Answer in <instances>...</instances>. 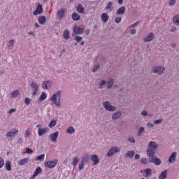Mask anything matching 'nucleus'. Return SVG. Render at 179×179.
<instances>
[{"mask_svg":"<svg viewBox=\"0 0 179 179\" xmlns=\"http://www.w3.org/2000/svg\"><path fill=\"white\" fill-rule=\"evenodd\" d=\"M62 91H57L50 97V101L57 107H61V94Z\"/></svg>","mask_w":179,"mask_h":179,"instance_id":"1","label":"nucleus"},{"mask_svg":"<svg viewBox=\"0 0 179 179\" xmlns=\"http://www.w3.org/2000/svg\"><path fill=\"white\" fill-rule=\"evenodd\" d=\"M148 150H146L147 156H152V155H156L157 150V143L155 141H150L148 145Z\"/></svg>","mask_w":179,"mask_h":179,"instance_id":"2","label":"nucleus"},{"mask_svg":"<svg viewBox=\"0 0 179 179\" xmlns=\"http://www.w3.org/2000/svg\"><path fill=\"white\" fill-rule=\"evenodd\" d=\"M103 107L106 110V111H109L110 113H114V111L117 110V107L113 106L111 102L108 101H106L103 103Z\"/></svg>","mask_w":179,"mask_h":179,"instance_id":"3","label":"nucleus"},{"mask_svg":"<svg viewBox=\"0 0 179 179\" xmlns=\"http://www.w3.org/2000/svg\"><path fill=\"white\" fill-rule=\"evenodd\" d=\"M156 154H152V155H148V162L150 163L155 164V166H160L162 164V160L157 157L155 156Z\"/></svg>","mask_w":179,"mask_h":179,"instance_id":"4","label":"nucleus"},{"mask_svg":"<svg viewBox=\"0 0 179 179\" xmlns=\"http://www.w3.org/2000/svg\"><path fill=\"white\" fill-rule=\"evenodd\" d=\"M166 71V68L163 66H155L152 68L153 73H157V75H163Z\"/></svg>","mask_w":179,"mask_h":179,"instance_id":"5","label":"nucleus"},{"mask_svg":"<svg viewBox=\"0 0 179 179\" xmlns=\"http://www.w3.org/2000/svg\"><path fill=\"white\" fill-rule=\"evenodd\" d=\"M119 152H121V148L114 146L113 148H111L108 153H107V157H111L113 155H115V153H118Z\"/></svg>","mask_w":179,"mask_h":179,"instance_id":"6","label":"nucleus"},{"mask_svg":"<svg viewBox=\"0 0 179 179\" xmlns=\"http://www.w3.org/2000/svg\"><path fill=\"white\" fill-rule=\"evenodd\" d=\"M66 12V8H61L59 10L57 11V17L59 20H62L65 17V13Z\"/></svg>","mask_w":179,"mask_h":179,"instance_id":"7","label":"nucleus"},{"mask_svg":"<svg viewBox=\"0 0 179 179\" xmlns=\"http://www.w3.org/2000/svg\"><path fill=\"white\" fill-rule=\"evenodd\" d=\"M58 164V159H55V161H48L45 163V167L48 169H54Z\"/></svg>","mask_w":179,"mask_h":179,"instance_id":"8","label":"nucleus"},{"mask_svg":"<svg viewBox=\"0 0 179 179\" xmlns=\"http://www.w3.org/2000/svg\"><path fill=\"white\" fill-rule=\"evenodd\" d=\"M30 87L34 90L32 96H36L37 94V92H38V85H37L36 82L32 81L30 84Z\"/></svg>","mask_w":179,"mask_h":179,"instance_id":"9","label":"nucleus"},{"mask_svg":"<svg viewBox=\"0 0 179 179\" xmlns=\"http://www.w3.org/2000/svg\"><path fill=\"white\" fill-rule=\"evenodd\" d=\"M43 12V5L38 4L36 9L33 12V15L34 16H37V15H41Z\"/></svg>","mask_w":179,"mask_h":179,"instance_id":"10","label":"nucleus"},{"mask_svg":"<svg viewBox=\"0 0 179 179\" xmlns=\"http://www.w3.org/2000/svg\"><path fill=\"white\" fill-rule=\"evenodd\" d=\"M122 116V112L121 110H117L112 115V120L113 121H117V120H120Z\"/></svg>","mask_w":179,"mask_h":179,"instance_id":"11","label":"nucleus"},{"mask_svg":"<svg viewBox=\"0 0 179 179\" xmlns=\"http://www.w3.org/2000/svg\"><path fill=\"white\" fill-rule=\"evenodd\" d=\"M19 134V130L16 129H12L9 132L6 134L7 138H12V136H15Z\"/></svg>","mask_w":179,"mask_h":179,"instance_id":"12","label":"nucleus"},{"mask_svg":"<svg viewBox=\"0 0 179 179\" xmlns=\"http://www.w3.org/2000/svg\"><path fill=\"white\" fill-rule=\"evenodd\" d=\"M176 159H177V152H173L169 159L168 162L169 163L173 164V163H176Z\"/></svg>","mask_w":179,"mask_h":179,"instance_id":"13","label":"nucleus"},{"mask_svg":"<svg viewBox=\"0 0 179 179\" xmlns=\"http://www.w3.org/2000/svg\"><path fill=\"white\" fill-rule=\"evenodd\" d=\"M73 34H83V31H85V29L80 27H74L73 29Z\"/></svg>","mask_w":179,"mask_h":179,"instance_id":"14","label":"nucleus"},{"mask_svg":"<svg viewBox=\"0 0 179 179\" xmlns=\"http://www.w3.org/2000/svg\"><path fill=\"white\" fill-rule=\"evenodd\" d=\"M59 135V131H55V133L51 134L50 135V141L54 143L57 142V139H58Z\"/></svg>","mask_w":179,"mask_h":179,"instance_id":"15","label":"nucleus"},{"mask_svg":"<svg viewBox=\"0 0 179 179\" xmlns=\"http://www.w3.org/2000/svg\"><path fill=\"white\" fill-rule=\"evenodd\" d=\"M155 38V33L150 32L147 37L144 38L145 43H149L150 41H152Z\"/></svg>","mask_w":179,"mask_h":179,"instance_id":"16","label":"nucleus"},{"mask_svg":"<svg viewBox=\"0 0 179 179\" xmlns=\"http://www.w3.org/2000/svg\"><path fill=\"white\" fill-rule=\"evenodd\" d=\"M49 129L45 127V128H39L38 129V136H43V135H44V134H47V132H48Z\"/></svg>","mask_w":179,"mask_h":179,"instance_id":"17","label":"nucleus"},{"mask_svg":"<svg viewBox=\"0 0 179 179\" xmlns=\"http://www.w3.org/2000/svg\"><path fill=\"white\" fill-rule=\"evenodd\" d=\"M51 83H52V82L50 80L43 82L42 83V88L45 89V90H47L49 87H51Z\"/></svg>","mask_w":179,"mask_h":179,"instance_id":"18","label":"nucleus"},{"mask_svg":"<svg viewBox=\"0 0 179 179\" xmlns=\"http://www.w3.org/2000/svg\"><path fill=\"white\" fill-rule=\"evenodd\" d=\"M91 159L94 162V166H96L99 164V163H100V159H99V156H97L96 155H92Z\"/></svg>","mask_w":179,"mask_h":179,"instance_id":"19","label":"nucleus"},{"mask_svg":"<svg viewBox=\"0 0 179 179\" xmlns=\"http://www.w3.org/2000/svg\"><path fill=\"white\" fill-rule=\"evenodd\" d=\"M38 22L39 24H45L47 17H45V16L40 15L38 18Z\"/></svg>","mask_w":179,"mask_h":179,"instance_id":"20","label":"nucleus"},{"mask_svg":"<svg viewBox=\"0 0 179 179\" xmlns=\"http://www.w3.org/2000/svg\"><path fill=\"white\" fill-rule=\"evenodd\" d=\"M76 10L78 13H85V8L83 7V5L78 3L76 7Z\"/></svg>","mask_w":179,"mask_h":179,"instance_id":"21","label":"nucleus"},{"mask_svg":"<svg viewBox=\"0 0 179 179\" xmlns=\"http://www.w3.org/2000/svg\"><path fill=\"white\" fill-rule=\"evenodd\" d=\"M71 17L74 22H78L80 20V15H79V14H78V13L76 12L73 13V14L71 15Z\"/></svg>","mask_w":179,"mask_h":179,"instance_id":"22","label":"nucleus"},{"mask_svg":"<svg viewBox=\"0 0 179 179\" xmlns=\"http://www.w3.org/2000/svg\"><path fill=\"white\" fill-rule=\"evenodd\" d=\"M101 19L103 23H107L109 19L108 15L106 13H102L101 15Z\"/></svg>","mask_w":179,"mask_h":179,"instance_id":"23","label":"nucleus"},{"mask_svg":"<svg viewBox=\"0 0 179 179\" xmlns=\"http://www.w3.org/2000/svg\"><path fill=\"white\" fill-rule=\"evenodd\" d=\"M125 10H127V8H125V6H122L119 9H117L116 13L117 15H122L125 14Z\"/></svg>","mask_w":179,"mask_h":179,"instance_id":"24","label":"nucleus"},{"mask_svg":"<svg viewBox=\"0 0 179 179\" xmlns=\"http://www.w3.org/2000/svg\"><path fill=\"white\" fill-rule=\"evenodd\" d=\"M20 95V91L19 90H15L13 92H11L10 97V99H16V97H17V96Z\"/></svg>","mask_w":179,"mask_h":179,"instance_id":"25","label":"nucleus"},{"mask_svg":"<svg viewBox=\"0 0 179 179\" xmlns=\"http://www.w3.org/2000/svg\"><path fill=\"white\" fill-rule=\"evenodd\" d=\"M29 163V158H24L20 161H18V166H24V164Z\"/></svg>","mask_w":179,"mask_h":179,"instance_id":"26","label":"nucleus"},{"mask_svg":"<svg viewBox=\"0 0 179 179\" xmlns=\"http://www.w3.org/2000/svg\"><path fill=\"white\" fill-rule=\"evenodd\" d=\"M5 167L7 171H10L12 170V162L10 161H6Z\"/></svg>","mask_w":179,"mask_h":179,"instance_id":"27","label":"nucleus"},{"mask_svg":"<svg viewBox=\"0 0 179 179\" xmlns=\"http://www.w3.org/2000/svg\"><path fill=\"white\" fill-rule=\"evenodd\" d=\"M105 9L109 10L110 12H112L113 9H114V7L113 6V1H109L106 5Z\"/></svg>","mask_w":179,"mask_h":179,"instance_id":"28","label":"nucleus"},{"mask_svg":"<svg viewBox=\"0 0 179 179\" xmlns=\"http://www.w3.org/2000/svg\"><path fill=\"white\" fill-rule=\"evenodd\" d=\"M167 178V170L163 171L159 176V179H166Z\"/></svg>","mask_w":179,"mask_h":179,"instance_id":"29","label":"nucleus"},{"mask_svg":"<svg viewBox=\"0 0 179 179\" xmlns=\"http://www.w3.org/2000/svg\"><path fill=\"white\" fill-rule=\"evenodd\" d=\"M106 83H107V81L104 80H101L98 84L97 89H103V87L106 86Z\"/></svg>","mask_w":179,"mask_h":179,"instance_id":"30","label":"nucleus"},{"mask_svg":"<svg viewBox=\"0 0 179 179\" xmlns=\"http://www.w3.org/2000/svg\"><path fill=\"white\" fill-rule=\"evenodd\" d=\"M66 134H69L70 135H72V134H75V128L73 127L70 126L66 129Z\"/></svg>","mask_w":179,"mask_h":179,"instance_id":"31","label":"nucleus"},{"mask_svg":"<svg viewBox=\"0 0 179 179\" xmlns=\"http://www.w3.org/2000/svg\"><path fill=\"white\" fill-rule=\"evenodd\" d=\"M107 89H111L114 86V80L111 79L110 80L106 82Z\"/></svg>","mask_w":179,"mask_h":179,"instance_id":"32","label":"nucleus"},{"mask_svg":"<svg viewBox=\"0 0 179 179\" xmlns=\"http://www.w3.org/2000/svg\"><path fill=\"white\" fill-rule=\"evenodd\" d=\"M63 37L64 38L65 40H69V30L66 29L63 32Z\"/></svg>","mask_w":179,"mask_h":179,"instance_id":"33","label":"nucleus"},{"mask_svg":"<svg viewBox=\"0 0 179 179\" xmlns=\"http://www.w3.org/2000/svg\"><path fill=\"white\" fill-rule=\"evenodd\" d=\"M150 174H152V169L148 168L144 170V177H148Z\"/></svg>","mask_w":179,"mask_h":179,"instance_id":"34","label":"nucleus"},{"mask_svg":"<svg viewBox=\"0 0 179 179\" xmlns=\"http://www.w3.org/2000/svg\"><path fill=\"white\" fill-rule=\"evenodd\" d=\"M125 157H130V159H132L134 156H135V152L134 151H129L127 154L124 155Z\"/></svg>","mask_w":179,"mask_h":179,"instance_id":"35","label":"nucleus"},{"mask_svg":"<svg viewBox=\"0 0 179 179\" xmlns=\"http://www.w3.org/2000/svg\"><path fill=\"white\" fill-rule=\"evenodd\" d=\"M57 120H52L48 124L49 128H54L57 125Z\"/></svg>","mask_w":179,"mask_h":179,"instance_id":"36","label":"nucleus"},{"mask_svg":"<svg viewBox=\"0 0 179 179\" xmlns=\"http://www.w3.org/2000/svg\"><path fill=\"white\" fill-rule=\"evenodd\" d=\"M173 22L176 26H179V15L173 17Z\"/></svg>","mask_w":179,"mask_h":179,"instance_id":"37","label":"nucleus"},{"mask_svg":"<svg viewBox=\"0 0 179 179\" xmlns=\"http://www.w3.org/2000/svg\"><path fill=\"white\" fill-rule=\"evenodd\" d=\"M44 157H45V155L42 154V155H41L36 157V158L35 159V160H36V162H38V160H39L40 162H43V161H44Z\"/></svg>","mask_w":179,"mask_h":179,"instance_id":"38","label":"nucleus"},{"mask_svg":"<svg viewBox=\"0 0 179 179\" xmlns=\"http://www.w3.org/2000/svg\"><path fill=\"white\" fill-rule=\"evenodd\" d=\"M46 99H47V94H45V92H42L39 97V100L41 101H44V100H45Z\"/></svg>","mask_w":179,"mask_h":179,"instance_id":"39","label":"nucleus"},{"mask_svg":"<svg viewBox=\"0 0 179 179\" xmlns=\"http://www.w3.org/2000/svg\"><path fill=\"white\" fill-rule=\"evenodd\" d=\"M43 173V169L41 167L38 166L36 168L34 173H35L36 176H38V174H41Z\"/></svg>","mask_w":179,"mask_h":179,"instance_id":"40","label":"nucleus"},{"mask_svg":"<svg viewBox=\"0 0 179 179\" xmlns=\"http://www.w3.org/2000/svg\"><path fill=\"white\" fill-rule=\"evenodd\" d=\"M75 34H73V37L75 38L76 41H77V43H80V41H82L83 40V38L82 36H76Z\"/></svg>","mask_w":179,"mask_h":179,"instance_id":"41","label":"nucleus"},{"mask_svg":"<svg viewBox=\"0 0 179 179\" xmlns=\"http://www.w3.org/2000/svg\"><path fill=\"white\" fill-rule=\"evenodd\" d=\"M143 132H145V127H141L138 129V136H141L142 135V134H143Z\"/></svg>","mask_w":179,"mask_h":179,"instance_id":"42","label":"nucleus"},{"mask_svg":"<svg viewBox=\"0 0 179 179\" xmlns=\"http://www.w3.org/2000/svg\"><path fill=\"white\" fill-rule=\"evenodd\" d=\"M78 163H79V158H78V157H76L73 158V160L72 162V165L77 166Z\"/></svg>","mask_w":179,"mask_h":179,"instance_id":"43","label":"nucleus"},{"mask_svg":"<svg viewBox=\"0 0 179 179\" xmlns=\"http://www.w3.org/2000/svg\"><path fill=\"white\" fill-rule=\"evenodd\" d=\"M140 162L142 164H148V163H150L149 161L148 162V159L146 158H141L140 159Z\"/></svg>","mask_w":179,"mask_h":179,"instance_id":"44","label":"nucleus"},{"mask_svg":"<svg viewBox=\"0 0 179 179\" xmlns=\"http://www.w3.org/2000/svg\"><path fill=\"white\" fill-rule=\"evenodd\" d=\"M3 166H5V160L3 159V158L1 157L0 158V169H2V167H3Z\"/></svg>","mask_w":179,"mask_h":179,"instance_id":"45","label":"nucleus"},{"mask_svg":"<svg viewBox=\"0 0 179 179\" xmlns=\"http://www.w3.org/2000/svg\"><path fill=\"white\" fill-rule=\"evenodd\" d=\"M78 169L79 170H83L85 169V163L83 162H80Z\"/></svg>","mask_w":179,"mask_h":179,"instance_id":"46","label":"nucleus"},{"mask_svg":"<svg viewBox=\"0 0 179 179\" xmlns=\"http://www.w3.org/2000/svg\"><path fill=\"white\" fill-rule=\"evenodd\" d=\"M176 0H169V6H174L176 5Z\"/></svg>","mask_w":179,"mask_h":179,"instance_id":"47","label":"nucleus"},{"mask_svg":"<svg viewBox=\"0 0 179 179\" xmlns=\"http://www.w3.org/2000/svg\"><path fill=\"white\" fill-rule=\"evenodd\" d=\"M128 142H130V143H135V138L131 136L127 138Z\"/></svg>","mask_w":179,"mask_h":179,"instance_id":"48","label":"nucleus"},{"mask_svg":"<svg viewBox=\"0 0 179 179\" xmlns=\"http://www.w3.org/2000/svg\"><path fill=\"white\" fill-rule=\"evenodd\" d=\"M99 68H100V64H96L94 66V67L92 68V72H97V69H99Z\"/></svg>","mask_w":179,"mask_h":179,"instance_id":"49","label":"nucleus"},{"mask_svg":"<svg viewBox=\"0 0 179 179\" xmlns=\"http://www.w3.org/2000/svg\"><path fill=\"white\" fill-rule=\"evenodd\" d=\"M121 20H122V18L121 17H117L115 19V22L121 23Z\"/></svg>","mask_w":179,"mask_h":179,"instance_id":"50","label":"nucleus"},{"mask_svg":"<svg viewBox=\"0 0 179 179\" xmlns=\"http://www.w3.org/2000/svg\"><path fill=\"white\" fill-rule=\"evenodd\" d=\"M30 101H31V100H30V98H25V99H24V103H25V104L27 105V106H29V104H30Z\"/></svg>","mask_w":179,"mask_h":179,"instance_id":"51","label":"nucleus"},{"mask_svg":"<svg viewBox=\"0 0 179 179\" xmlns=\"http://www.w3.org/2000/svg\"><path fill=\"white\" fill-rule=\"evenodd\" d=\"M162 122H163V119H158L154 121L155 124H162Z\"/></svg>","mask_w":179,"mask_h":179,"instance_id":"52","label":"nucleus"},{"mask_svg":"<svg viewBox=\"0 0 179 179\" xmlns=\"http://www.w3.org/2000/svg\"><path fill=\"white\" fill-rule=\"evenodd\" d=\"M26 152L28 155H31V153H33V150L30 149L29 148H27L26 149Z\"/></svg>","mask_w":179,"mask_h":179,"instance_id":"53","label":"nucleus"},{"mask_svg":"<svg viewBox=\"0 0 179 179\" xmlns=\"http://www.w3.org/2000/svg\"><path fill=\"white\" fill-rule=\"evenodd\" d=\"M80 162H83V163L87 162H89V159L87 158V157H83Z\"/></svg>","mask_w":179,"mask_h":179,"instance_id":"54","label":"nucleus"},{"mask_svg":"<svg viewBox=\"0 0 179 179\" xmlns=\"http://www.w3.org/2000/svg\"><path fill=\"white\" fill-rule=\"evenodd\" d=\"M29 136H30V131L28 129V130H26V131H25L24 137L29 138Z\"/></svg>","mask_w":179,"mask_h":179,"instance_id":"55","label":"nucleus"},{"mask_svg":"<svg viewBox=\"0 0 179 179\" xmlns=\"http://www.w3.org/2000/svg\"><path fill=\"white\" fill-rule=\"evenodd\" d=\"M141 115H142L143 117H147V115H148V111H146V110H143V111L141 113Z\"/></svg>","mask_w":179,"mask_h":179,"instance_id":"56","label":"nucleus"},{"mask_svg":"<svg viewBox=\"0 0 179 179\" xmlns=\"http://www.w3.org/2000/svg\"><path fill=\"white\" fill-rule=\"evenodd\" d=\"M147 127H149L150 128H153L155 127V124L152 122H148L146 124Z\"/></svg>","mask_w":179,"mask_h":179,"instance_id":"57","label":"nucleus"},{"mask_svg":"<svg viewBox=\"0 0 179 179\" xmlns=\"http://www.w3.org/2000/svg\"><path fill=\"white\" fill-rule=\"evenodd\" d=\"M17 143L22 145V143H23V138L20 137L17 141Z\"/></svg>","mask_w":179,"mask_h":179,"instance_id":"58","label":"nucleus"},{"mask_svg":"<svg viewBox=\"0 0 179 179\" xmlns=\"http://www.w3.org/2000/svg\"><path fill=\"white\" fill-rule=\"evenodd\" d=\"M135 159L136 160H139L141 159V155H139V154H136Z\"/></svg>","mask_w":179,"mask_h":179,"instance_id":"59","label":"nucleus"},{"mask_svg":"<svg viewBox=\"0 0 179 179\" xmlns=\"http://www.w3.org/2000/svg\"><path fill=\"white\" fill-rule=\"evenodd\" d=\"M16 108H12L8 111V114H12V113H15Z\"/></svg>","mask_w":179,"mask_h":179,"instance_id":"60","label":"nucleus"},{"mask_svg":"<svg viewBox=\"0 0 179 179\" xmlns=\"http://www.w3.org/2000/svg\"><path fill=\"white\" fill-rule=\"evenodd\" d=\"M136 29H132L131 30V34H136Z\"/></svg>","mask_w":179,"mask_h":179,"instance_id":"61","label":"nucleus"},{"mask_svg":"<svg viewBox=\"0 0 179 179\" xmlns=\"http://www.w3.org/2000/svg\"><path fill=\"white\" fill-rule=\"evenodd\" d=\"M36 177H37V175L34 173L33 175L30 177V179H34Z\"/></svg>","mask_w":179,"mask_h":179,"instance_id":"62","label":"nucleus"},{"mask_svg":"<svg viewBox=\"0 0 179 179\" xmlns=\"http://www.w3.org/2000/svg\"><path fill=\"white\" fill-rule=\"evenodd\" d=\"M138 24H139V22H136V23L131 24V27H135L138 26Z\"/></svg>","mask_w":179,"mask_h":179,"instance_id":"63","label":"nucleus"},{"mask_svg":"<svg viewBox=\"0 0 179 179\" xmlns=\"http://www.w3.org/2000/svg\"><path fill=\"white\" fill-rule=\"evenodd\" d=\"M85 34H87V36H89V34H90V30L88 29L85 31Z\"/></svg>","mask_w":179,"mask_h":179,"instance_id":"64","label":"nucleus"}]
</instances>
